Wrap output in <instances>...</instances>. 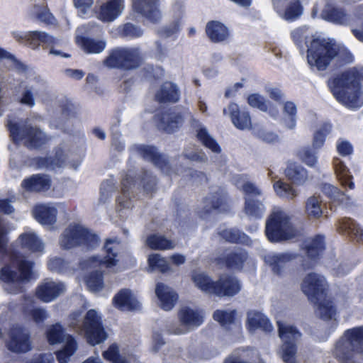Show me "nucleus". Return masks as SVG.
Returning <instances> with one entry per match:
<instances>
[{"label":"nucleus","instance_id":"obj_1","mask_svg":"<svg viewBox=\"0 0 363 363\" xmlns=\"http://www.w3.org/2000/svg\"><path fill=\"white\" fill-rule=\"evenodd\" d=\"M357 72L348 69L336 74L328 81V86L335 99L350 109H357L363 106V91Z\"/></svg>","mask_w":363,"mask_h":363},{"label":"nucleus","instance_id":"obj_2","mask_svg":"<svg viewBox=\"0 0 363 363\" xmlns=\"http://www.w3.org/2000/svg\"><path fill=\"white\" fill-rule=\"evenodd\" d=\"M307 47V63L313 69L325 70L336 57L345 63L352 60L351 54L347 50L330 39L314 38Z\"/></svg>","mask_w":363,"mask_h":363},{"label":"nucleus","instance_id":"obj_3","mask_svg":"<svg viewBox=\"0 0 363 363\" xmlns=\"http://www.w3.org/2000/svg\"><path fill=\"white\" fill-rule=\"evenodd\" d=\"M6 126L13 141L28 149L40 148L49 140L45 133L29 120L23 121L13 115H9Z\"/></svg>","mask_w":363,"mask_h":363},{"label":"nucleus","instance_id":"obj_4","mask_svg":"<svg viewBox=\"0 0 363 363\" xmlns=\"http://www.w3.org/2000/svg\"><path fill=\"white\" fill-rule=\"evenodd\" d=\"M33 262L23 256L13 255L11 265L1 268L0 279L4 283V289L10 294L22 291L23 284L28 281L33 274Z\"/></svg>","mask_w":363,"mask_h":363},{"label":"nucleus","instance_id":"obj_5","mask_svg":"<svg viewBox=\"0 0 363 363\" xmlns=\"http://www.w3.org/2000/svg\"><path fill=\"white\" fill-rule=\"evenodd\" d=\"M192 280L201 291L219 297L233 296L241 290L240 281L231 274H222L217 281H214L204 272L195 273Z\"/></svg>","mask_w":363,"mask_h":363},{"label":"nucleus","instance_id":"obj_6","mask_svg":"<svg viewBox=\"0 0 363 363\" xmlns=\"http://www.w3.org/2000/svg\"><path fill=\"white\" fill-rule=\"evenodd\" d=\"M101 319V316L94 309L88 311L83 319L81 313L77 311L70 315L69 325L76 332L84 335L89 344L94 345L104 341L107 337Z\"/></svg>","mask_w":363,"mask_h":363},{"label":"nucleus","instance_id":"obj_7","mask_svg":"<svg viewBox=\"0 0 363 363\" xmlns=\"http://www.w3.org/2000/svg\"><path fill=\"white\" fill-rule=\"evenodd\" d=\"M363 353V326L347 330L336 342L334 356L345 363H354L355 354Z\"/></svg>","mask_w":363,"mask_h":363},{"label":"nucleus","instance_id":"obj_8","mask_svg":"<svg viewBox=\"0 0 363 363\" xmlns=\"http://www.w3.org/2000/svg\"><path fill=\"white\" fill-rule=\"evenodd\" d=\"M265 234L272 242L289 240L296 235L290 217L281 208L274 207L266 221Z\"/></svg>","mask_w":363,"mask_h":363},{"label":"nucleus","instance_id":"obj_9","mask_svg":"<svg viewBox=\"0 0 363 363\" xmlns=\"http://www.w3.org/2000/svg\"><path fill=\"white\" fill-rule=\"evenodd\" d=\"M99 238L93 232L80 225H70L60 238V246L66 250L78 245L93 248L99 245Z\"/></svg>","mask_w":363,"mask_h":363},{"label":"nucleus","instance_id":"obj_10","mask_svg":"<svg viewBox=\"0 0 363 363\" xmlns=\"http://www.w3.org/2000/svg\"><path fill=\"white\" fill-rule=\"evenodd\" d=\"M106 255L101 258L99 256H91L84 259L80 262V267L84 270L99 268L100 270L106 268L113 270L119 261L120 241L117 238L107 239L104 245Z\"/></svg>","mask_w":363,"mask_h":363},{"label":"nucleus","instance_id":"obj_11","mask_svg":"<svg viewBox=\"0 0 363 363\" xmlns=\"http://www.w3.org/2000/svg\"><path fill=\"white\" fill-rule=\"evenodd\" d=\"M204 313L202 310L189 306L182 307L178 312L179 324L170 323L166 326L169 334L184 335L201 326L204 322Z\"/></svg>","mask_w":363,"mask_h":363},{"label":"nucleus","instance_id":"obj_12","mask_svg":"<svg viewBox=\"0 0 363 363\" xmlns=\"http://www.w3.org/2000/svg\"><path fill=\"white\" fill-rule=\"evenodd\" d=\"M143 62L140 50L135 48H117L112 50L104 64L110 68L133 69Z\"/></svg>","mask_w":363,"mask_h":363},{"label":"nucleus","instance_id":"obj_13","mask_svg":"<svg viewBox=\"0 0 363 363\" xmlns=\"http://www.w3.org/2000/svg\"><path fill=\"white\" fill-rule=\"evenodd\" d=\"M13 37L20 43H26L33 49H38L40 45L44 49L50 48V55L69 57L67 54H62L60 50L54 49L55 45H59L60 40L42 31H13Z\"/></svg>","mask_w":363,"mask_h":363},{"label":"nucleus","instance_id":"obj_14","mask_svg":"<svg viewBox=\"0 0 363 363\" xmlns=\"http://www.w3.org/2000/svg\"><path fill=\"white\" fill-rule=\"evenodd\" d=\"M47 337L52 345L62 344V348L56 353L60 363H67L77 350V342L74 337L65 332L62 325H52L47 332Z\"/></svg>","mask_w":363,"mask_h":363},{"label":"nucleus","instance_id":"obj_15","mask_svg":"<svg viewBox=\"0 0 363 363\" xmlns=\"http://www.w3.org/2000/svg\"><path fill=\"white\" fill-rule=\"evenodd\" d=\"M279 335L283 344L281 358L285 363H296V342L300 339L301 333L293 325L277 322Z\"/></svg>","mask_w":363,"mask_h":363},{"label":"nucleus","instance_id":"obj_16","mask_svg":"<svg viewBox=\"0 0 363 363\" xmlns=\"http://www.w3.org/2000/svg\"><path fill=\"white\" fill-rule=\"evenodd\" d=\"M301 289L311 302L317 301L327 295L328 285L323 276L310 273L304 277Z\"/></svg>","mask_w":363,"mask_h":363},{"label":"nucleus","instance_id":"obj_17","mask_svg":"<svg viewBox=\"0 0 363 363\" xmlns=\"http://www.w3.org/2000/svg\"><path fill=\"white\" fill-rule=\"evenodd\" d=\"M95 26L97 27L95 23H89L79 27L76 30V43L87 54H99L105 50L106 46V41L104 39L83 36V34L91 31Z\"/></svg>","mask_w":363,"mask_h":363},{"label":"nucleus","instance_id":"obj_18","mask_svg":"<svg viewBox=\"0 0 363 363\" xmlns=\"http://www.w3.org/2000/svg\"><path fill=\"white\" fill-rule=\"evenodd\" d=\"M8 350L13 352L25 353L31 350L29 333L20 326H13L9 332V340L6 342Z\"/></svg>","mask_w":363,"mask_h":363},{"label":"nucleus","instance_id":"obj_19","mask_svg":"<svg viewBox=\"0 0 363 363\" xmlns=\"http://www.w3.org/2000/svg\"><path fill=\"white\" fill-rule=\"evenodd\" d=\"M65 291L66 286L64 283L45 279L36 288L35 295L43 302L49 303L62 295Z\"/></svg>","mask_w":363,"mask_h":363},{"label":"nucleus","instance_id":"obj_20","mask_svg":"<svg viewBox=\"0 0 363 363\" xmlns=\"http://www.w3.org/2000/svg\"><path fill=\"white\" fill-rule=\"evenodd\" d=\"M132 150L140 154L145 160L153 162L164 174H171L174 172L167 159L164 156L159 155L155 147L137 145L133 146Z\"/></svg>","mask_w":363,"mask_h":363},{"label":"nucleus","instance_id":"obj_21","mask_svg":"<svg viewBox=\"0 0 363 363\" xmlns=\"http://www.w3.org/2000/svg\"><path fill=\"white\" fill-rule=\"evenodd\" d=\"M185 116L180 112L167 111L157 114L154 119L160 130L171 133L178 130L184 121Z\"/></svg>","mask_w":363,"mask_h":363},{"label":"nucleus","instance_id":"obj_22","mask_svg":"<svg viewBox=\"0 0 363 363\" xmlns=\"http://www.w3.org/2000/svg\"><path fill=\"white\" fill-rule=\"evenodd\" d=\"M132 1L134 11L147 19L152 22H157L160 19L159 0H132Z\"/></svg>","mask_w":363,"mask_h":363},{"label":"nucleus","instance_id":"obj_23","mask_svg":"<svg viewBox=\"0 0 363 363\" xmlns=\"http://www.w3.org/2000/svg\"><path fill=\"white\" fill-rule=\"evenodd\" d=\"M223 114H228L233 124L239 130L250 129L252 127L251 118L246 111L240 110L238 104L231 103L227 108L223 109Z\"/></svg>","mask_w":363,"mask_h":363},{"label":"nucleus","instance_id":"obj_24","mask_svg":"<svg viewBox=\"0 0 363 363\" xmlns=\"http://www.w3.org/2000/svg\"><path fill=\"white\" fill-rule=\"evenodd\" d=\"M246 326L250 333L260 330L266 333L273 330L269 319L262 313L257 311H249L247 314Z\"/></svg>","mask_w":363,"mask_h":363},{"label":"nucleus","instance_id":"obj_25","mask_svg":"<svg viewBox=\"0 0 363 363\" xmlns=\"http://www.w3.org/2000/svg\"><path fill=\"white\" fill-rule=\"evenodd\" d=\"M316 306L317 315L325 321H332L333 325L337 326V313L336 307L333 301L327 297V295L317 301H312Z\"/></svg>","mask_w":363,"mask_h":363},{"label":"nucleus","instance_id":"obj_26","mask_svg":"<svg viewBox=\"0 0 363 363\" xmlns=\"http://www.w3.org/2000/svg\"><path fill=\"white\" fill-rule=\"evenodd\" d=\"M66 162V155L64 150L59 147L57 149L55 158L50 157H35L33 160V164L38 169H46L55 170L62 167Z\"/></svg>","mask_w":363,"mask_h":363},{"label":"nucleus","instance_id":"obj_27","mask_svg":"<svg viewBox=\"0 0 363 363\" xmlns=\"http://www.w3.org/2000/svg\"><path fill=\"white\" fill-rule=\"evenodd\" d=\"M284 174L288 180L296 186H303L309 180L308 171L296 162H289Z\"/></svg>","mask_w":363,"mask_h":363},{"label":"nucleus","instance_id":"obj_28","mask_svg":"<svg viewBox=\"0 0 363 363\" xmlns=\"http://www.w3.org/2000/svg\"><path fill=\"white\" fill-rule=\"evenodd\" d=\"M224 363H264L259 352L253 348L238 349L227 357Z\"/></svg>","mask_w":363,"mask_h":363},{"label":"nucleus","instance_id":"obj_29","mask_svg":"<svg viewBox=\"0 0 363 363\" xmlns=\"http://www.w3.org/2000/svg\"><path fill=\"white\" fill-rule=\"evenodd\" d=\"M114 305L122 311L138 310L140 303L132 293L127 289H121L113 299Z\"/></svg>","mask_w":363,"mask_h":363},{"label":"nucleus","instance_id":"obj_30","mask_svg":"<svg viewBox=\"0 0 363 363\" xmlns=\"http://www.w3.org/2000/svg\"><path fill=\"white\" fill-rule=\"evenodd\" d=\"M191 125L196 131L199 140L214 153H220L221 148L216 140L209 134L206 128L199 121L192 118Z\"/></svg>","mask_w":363,"mask_h":363},{"label":"nucleus","instance_id":"obj_31","mask_svg":"<svg viewBox=\"0 0 363 363\" xmlns=\"http://www.w3.org/2000/svg\"><path fill=\"white\" fill-rule=\"evenodd\" d=\"M155 294L162 308L165 311H170L174 308L178 296L172 288L162 283H158L156 285Z\"/></svg>","mask_w":363,"mask_h":363},{"label":"nucleus","instance_id":"obj_32","mask_svg":"<svg viewBox=\"0 0 363 363\" xmlns=\"http://www.w3.org/2000/svg\"><path fill=\"white\" fill-rule=\"evenodd\" d=\"M206 33L213 43H221L227 40L230 35V30L223 23L212 21L206 26Z\"/></svg>","mask_w":363,"mask_h":363},{"label":"nucleus","instance_id":"obj_33","mask_svg":"<svg viewBox=\"0 0 363 363\" xmlns=\"http://www.w3.org/2000/svg\"><path fill=\"white\" fill-rule=\"evenodd\" d=\"M322 18L335 24L348 26L351 22V17L345 10L338 7L327 5L321 13Z\"/></svg>","mask_w":363,"mask_h":363},{"label":"nucleus","instance_id":"obj_34","mask_svg":"<svg viewBox=\"0 0 363 363\" xmlns=\"http://www.w3.org/2000/svg\"><path fill=\"white\" fill-rule=\"evenodd\" d=\"M57 211L56 207L51 204H40L33 210L35 218L43 225H53L57 220Z\"/></svg>","mask_w":363,"mask_h":363},{"label":"nucleus","instance_id":"obj_35","mask_svg":"<svg viewBox=\"0 0 363 363\" xmlns=\"http://www.w3.org/2000/svg\"><path fill=\"white\" fill-rule=\"evenodd\" d=\"M333 166L334 172L337 180L340 182L343 187H347L350 189H354V183L352 181L353 176L349 168L345 162L337 157H335L333 160Z\"/></svg>","mask_w":363,"mask_h":363},{"label":"nucleus","instance_id":"obj_36","mask_svg":"<svg viewBox=\"0 0 363 363\" xmlns=\"http://www.w3.org/2000/svg\"><path fill=\"white\" fill-rule=\"evenodd\" d=\"M294 259L289 253H272L265 256V262L271 267L274 274H281L288 264Z\"/></svg>","mask_w":363,"mask_h":363},{"label":"nucleus","instance_id":"obj_37","mask_svg":"<svg viewBox=\"0 0 363 363\" xmlns=\"http://www.w3.org/2000/svg\"><path fill=\"white\" fill-rule=\"evenodd\" d=\"M18 241L23 249L33 253L41 254L44 252V243L33 231L29 230L20 235Z\"/></svg>","mask_w":363,"mask_h":363},{"label":"nucleus","instance_id":"obj_38","mask_svg":"<svg viewBox=\"0 0 363 363\" xmlns=\"http://www.w3.org/2000/svg\"><path fill=\"white\" fill-rule=\"evenodd\" d=\"M133 175L134 173L129 171L122 179L121 194L118 197L117 201L119 205L124 208H129L132 206L130 190L135 186Z\"/></svg>","mask_w":363,"mask_h":363},{"label":"nucleus","instance_id":"obj_39","mask_svg":"<svg viewBox=\"0 0 363 363\" xmlns=\"http://www.w3.org/2000/svg\"><path fill=\"white\" fill-rule=\"evenodd\" d=\"M179 96L177 84L169 82H164L155 95L156 99L161 103H175L179 101Z\"/></svg>","mask_w":363,"mask_h":363},{"label":"nucleus","instance_id":"obj_40","mask_svg":"<svg viewBox=\"0 0 363 363\" xmlns=\"http://www.w3.org/2000/svg\"><path fill=\"white\" fill-rule=\"evenodd\" d=\"M35 84H39L40 86H43L45 82L40 77H35L33 79L29 80L28 84L24 86L21 92V96L19 100L21 104L28 107H33L35 105L33 95V91L37 90Z\"/></svg>","mask_w":363,"mask_h":363},{"label":"nucleus","instance_id":"obj_41","mask_svg":"<svg viewBox=\"0 0 363 363\" xmlns=\"http://www.w3.org/2000/svg\"><path fill=\"white\" fill-rule=\"evenodd\" d=\"M339 233L354 237L357 241L363 242V230L350 218L340 220L337 225Z\"/></svg>","mask_w":363,"mask_h":363},{"label":"nucleus","instance_id":"obj_42","mask_svg":"<svg viewBox=\"0 0 363 363\" xmlns=\"http://www.w3.org/2000/svg\"><path fill=\"white\" fill-rule=\"evenodd\" d=\"M322 191L333 202L347 206L351 201V206L354 205L352 198L347 196L343 191L333 184H324L322 186Z\"/></svg>","mask_w":363,"mask_h":363},{"label":"nucleus","instance_id":"obj_43","mask_svg":"<svg viewBox=\"0 0 363 363\" xmlns=\"http://www.w3.org/2000/svg\"><path fill=\"white\" fill-rule=\"evenodd\" d=\"M22 186L28 191H45L50 186V179L47 175L35 174L23 181Z\"/></svg>","mask_w":363,"mask_h":363},{"label":"nucleus","instance_id":"obj_44","mask_svg":"<svg viewBox=\"0 0 363 363\" xmlns=\"http://www.w3.org/2000/svg\"><path fill=\"white\" fill-rule=\"evenodd\" d=\"M146 245L155 250H170L175 247L176 243L160 234L148 236L145 241Z\"/></svg>","mask_w":363,"mask_h":363},{"label":"nucleus","instance_id":"obj_45","mask_svg":"<svg viewBox=\"0 0 363 363\" xmlns=\"http://www.w3.org/2000/svg\"><path fill=\"white\" fill-rule=\"evenodd\" d=\"M266 211V208L262 200L245 197V213L253 218H262Z\"/></svg>","mask_w":363,"mask_h":363},{"label":"nucleus","instance_id":"obj_46","mask_svg":"<svg viewBox=\"0 0 363 363\" xmlns=\"http://www.w3.org/2000/svg\"><path fill=\"white\" fill-rule=\"evenodd\" d=\"M305 248L308 257L312 259L317 258L325 249L324 237L316 235L308 239L305 242Z\"/></svg>","mask_w":363,"mask_h":363},{"label":"nucleus","instance_id":"obj_47","mask_svg":"<svg viewBox=\"0 0 363 363\" xmlns=\"http://www.w3.org/2000/svg\"><path fill=\"white\" fill-rule=\"evenodd\" d=\"M247 259V252L245 250L239 249L228 252L225 258V262L226 266L230 269H240Z\"/></svg>","mask_w":363,"mask_h":363},{"label":"nucleus","instance_id":"obj_48","mask_svg":"<svg viewBox=\"0 0 363 363\" xmlns=\"http://www.w3.org/2000/svg\"><path fill=\"white\" fill-rule=\"evenodd\" d=\"M242 178L240 175L236 177L235 184L244 193L245 197L257 199L262 196V191L257 185L249 181L241 182Z\"/></svg>","mask_w":363,"mask_h":363},{"label":"nucleus","instance_id":"obj_49","mask_svg":"<svg viewBox=\"0 0 363 363\" xmlns=\"http://www.w3.org/2000/svg\"><path fill=\"white\" fill-rule=\"evenodd\" d=\"M306 212L309 218H318L323 214L321 200L319 196H310L306 202Z\"/></svg>","mask_w":363,"mask_h":363},{"label":"nucleus","instance_id":"obj_50","mask_svg":"<svg viewBox=\"0 0 363 363\" xmlns=\"http://www.w3.org/2000/svg\"><path fill=\"white\" fill-rule=\"evenodd\" d=\"M31 17L35 18L42 22L46 23H53L55 18L49 11L48 9L44 5H34L29 11Z\"/></svg>","mask_w":363,"mask_h":363},{"label":"nucleus","instance_id":"obj_51","mask_svg":"<svg viewBox=\"0 0 363 363\" xmlns=\"http://www.w3.org/2000/svg\"><path fill=\"white\" fill-rule=\"evenodd\" d=\"M273 186L280 197L292 200L298 195L297 191L291 184L281 180L275 182Z\"/></svg>","mask_w":363,"mask_h":363},{"label":"nucleus","instance_id":"obj_52","mask_svg":"<svg viewBox=\"0 0 363 363\" xmlns=\"http://www.w3.org/2000/svg\"><path fill=\"white\" fill-rule=\"evenodd\" d=\"M284 113L288 116L287 118H284V124L286 128L293 130L296 125L297 108L296 104L291 101H287L284 104Z\"/></svg>","mask_w":363,"mask_h":363},{"label":"nucleus","instance_id":"obj_53","mask_svg":"<svg viewBox=\"0 0 363 363\" xmlns=\"http://www.w3.org/2000/svg\"><path fill=\"white\" fill-rule=\"evenodd\" d=\"M86 284L92 292L101 291L104 287L102 272L98 269L91 272L86 278Z\"/></svg>","mask_w":363,"mask_h":363},{"label":"nucleus","instance_id":"obj_54","mask_svg":"<svg viewBox=\"0 0 363 363\" xmlns=\"http://www.w3.org/2000/svg\"><path fill=\"white\" fill-rule=\"evenodd\" d=\"M225 201V195L223 192H216L207 196L203 201V211L208 213L213 209L222 207Z\"/></svg>","mask_w":363,"mask_h":363},{"label":"nucleus","instance_id":"obj_55","mask_svg":"<svg viewBox=\"0 0 363 363\" xmlns=\"http://www.w3.org/2000/svg\"><path fill=\"white\" fill-rule=\"evenodd\" d=\"M149 272L159 270L161 272H167L170 267L167 261L159 254H152L148 257Z\"/></svg>","mask_w":363,"mask_h":363},{"label":"nucleus","instance_id":"obj_56","mask_svg":"<svg viewBox=\"0 0 363 363\" xmlns=\"http://www.w3.org/2000/svg\"><path fill=\"white\" fill-rule=\"evenodd\" d=\"M220 236L230 242L247 243L249 238L243 233L235 228H228L219 233Z\"/></svg>","mask_w":363,"mask_h":363},{"label":"nucleus","instance_id":"obj_57","mask_svg":"<svg viewBox=\"0 0 363 363\" xmlns=\"http://www.w3.org/2000/svg\"><path fill=\"white\" fill-rule=\"evenodd\" d=\"M331 128L330 124H324L314 133L312 141V147L314 150H319L323 146L326 136L330 133Z\"/></svg>","mask_w":363,"mask_h":363},{"label":"nucleus","instance_id":"obj_58","mask_svg":"<svg viewBox=\"0 0 363 363\" xmlns=\"http://www.w3.org/2000/svg\"><path fill=\"white\" fill-rule=\"evenodd\" d=\"M299 160L307 166L314 167L318 164V156L315 152L309 147H303L297 152Z\"/></svg>","mask_w":363,"mask_h":363},{"label":"nucleus","instance_id":"obj_59","mask_svg":"<svg viewBox=\"0 0 363 363\" xmlns=\"http://www.w3.org/2000/svg\"><path fill=\"white\" fill-rule=\"evenodd\" d=\"M235 311L234 310H216L213 313V319L218 322L222 326L227 328L233 323L235 318Z\"/></svg>","mask_w":363,"mask_h":363},{"label":"nucleus","instance_id":"obj_60","mask_svg":"<svg viewBox=\"0 0 363 363\" xmlns=\"http://www.w3.org/2000/svg\"><path fill=\"white\" fill-rule=\"evenodd\" d=\"M104 358L111 363H129L130 360L119 354L118 347L116 344L111 345L103 353Z\"/></svg>","mask_w":363,"mask_h":363},{"label":"nucleus","instance_id":"obj_61","mask_svg":"<svg viewBox=\"0 0 363 363\" xmlns=\"http://www.w3.org/2000/svg\"><path fill=\"white\" fill-rule=\"evenodd\" d=\"M118 30L121 35L130 38L140 37L143 33L140 27L130 23L119 26Z\"/></svg>","mask_w":363,"mask_h":363},{"label":"nucleus","instance_id":"obj_62","mask_svg":"<svg viewBox=\"0 0 363 363\" xmlns=\"http://www.w3.org/2000/svg\"><path fill=\"white\" fill-rule=\"evenodd\" d=\"M247 103L251 107L256 108L263 112L268 111L269 104H270L263 96L259 94H250L247 98Z\"/></svg>","mask_w":363,"mask_h":363},{"label":"nucleus","instance_id":"obj_63","mask_svg":"<svg viewBox=\"0 0 363 363\" xmlns=\"http://www.w3.org/2000/svg\"><path fill=\"white\" fill-rule=\"evenodd\" d=\"M48 268L52 272L66 273L69 272V263L60 257H54L50 259Z\"/></svg>","mask_w":363,"mask_h":363},{"label":"nucleus","instance_id":"obj_64","mask_svg":"<svg viewBox=\"0 0 363 363\" xmlns=\"http://www.w3.org/2000/svg\"><path fill=\"white\" fill-rule=\"evenodd\" d=\"M302 13L301 6L299 1L291 3L284 13V18L287 21H294Z\"/></svg>","mask_w":363,"mask_h":363}]
</instances>
